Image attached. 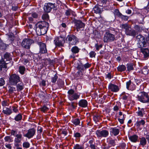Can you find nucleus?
I'll return each mask as SVG.
<instances>
[{
    "instance_id": "33",
    "label": "nucleus",
    "mask_w": 149,
    "mask_h": 149,
    "mask_svg": "<svg viewBox=\"0 0 149 149\" xmlns=\"http://www.w3.org/2000/svg\"><path fill=\"white\" fill-rule=\"evenodd\" d=\"M120 27L122 29H125V33L130 27L127 24H121Z\"/></svg>"
},
{
    "instance_id": "22",
    "label": "nucleus",
    "mask_w": 149,
    "mask_h": 149,
    "mask_svg": "<svg viewBox=\"0 0 149 149\" xmlns=\"http://www.w3.org/2000/svg\"><path fill=\"white\" fill-rule=\"evenodd\" d=\"M14 140L15 143H20L22 141V135L20 132L15 135Z\"/></svg>"
},
{
    "instance_id": "2",
    "label": "nucleus",
    "mask_w": 149,
    "mask_h": 149,
    "mask_svg": "<svg viewBox=\"0 0 149 149\" xmlns=\"http://www.w3.org/2000/svg\"><path fill=\"white\" fill-rule=\"evenodd\" d=\"M136 41L139 48L142 49L149 46V37L145 38L141 34H139L136 37Z\"/></svg>"
},
{
    "instance_id": "63",
    "label": "nucleus",
    "mask_w": 149,
    "mask_h": 149,
    "mask_svg": "<svg viewBox=\"0 0 149 149\" xmlns=\"http://www.w3.org/2000/svg\"><path fill=\"white\" fill-rule=\"evenodd\" d=\"M61 134H64L65 136H66L68 132L66 130H63L62 131Z\"/></svg>"
},
{
    "instance_id": "49",
    "label": "nucleus",
    "mask_w": 149,
    "mask_h": 149,
    "mask_svg": "<svg viewBox=\"0 0 149 149\" xmlns=\"http://www.w3.org/2000/svg\"><path fill=\"white\" fill-rule=\"evenodd\" d=\"M39 97L41 99L44 100L45 99V94L43 92H41L39 95Z\"/></svg>"
},
{
    "instance_id": "11",
    "label": "nucleus",
    "mask_w": 149,
    "mask_h": 149,
    "mask_svg": "<svg viewBox=\"0 0 149 149\" xmlns=\"http://www.w3.org/2000/svg\"><path fill=\"white\" fill-rule=\"evenodd\" d=\"M36 132V130L34 128L30 129L27 130V133L25 134H24L23 136H24L27 138L28 139H30L32 138L35 135Z\"/></svg>"
},
{
    "instance_id": "21",
    "label": "nucleus",
    "mask_w": 149,
    "mask_h": 149,
    "mask_svg": "<svg viewBox=\"0 0 149 149\" xmlns=\"http://www.w3.org/2000/svg\"><path fill=\"white\" fill-rule=\"evenodd\" d=\"M16 85V86L17 90V91H21L24 88V84L22 80L17 84Z\"/></svg>"
},
{
    "instance_id": "24",
    "label": "nucleus",
    "mask_w": 149,
    "mask_h": 149,
    "mask_svg": "<svg viewBox=\"0 0 149 149\" xmlns=\"http://www.w3.org/2000/svg\"><path fill=\"white\" fill-rule=\"evenodd\" d=\"M65 15L67 16H69L71 15L75 16L76 15L74 12L71 9L68 8L65 10Z\"/></svg>"
},
{
    "instance_id": "51",
    "label": "nucleus",
    "mask_w": 149,
    "mask_h": 149,
    "mask_svg": "<svg viewBox=\"0 0 149 149\" xmlns=\"http://www.w3.org/2000/svg\"><path fill=\"white\" fill-rule=\"evenodd\" d=\"M49 109V108L46 106H44L41 108L42 111L45 112L47 111Z\"/></svg>"
},
{
    "instance_id": "36",
    "label": "nucleus",
    "mask_w": 149,
    "mask_h": 149,
    "mask_svg": "<svg viewBox=\"0 0 149 149\" xmlns=\"http://www.w3.org/2000/svg\"><path fill=\"white\" fill-rule=\"evenodd\" d=\"M127 70L129 71L133 70L134 69L133 64L132 63L127 64Z\"/></svg>"
},
{
    "instance_id": "43",
    "label": "nucleus",
    "mask_w": 149,
    "mask_h": 149,
    "mask_svg": "<svg viewBox=\"0 0 149 149\" xmlns=\"http://www.w3.org/2000/svg\"><path fill=\"white\" fill-rule=\"evenodd\" d=\"M22 117V115L20 114H19L15 116V120L16 121H18L21 120Z\"/></svg>"
},
{
    "instance_id": "42",
    "label": "nucleus",
    "mask_w": 149,
    "mask_h": 149,
    "mask_svg": "<svg viewBox=\"0 0 149 149\" xmlns=\"http://www.w3.org/2000/svg\"><path fill=\"white\" fill-rule=\"evenodd\" d=\"M4 140L6 142H11L13 141V140L9 136H7L4 138Z\"/></svg>"
},
{
    "instance_id": "40",
    "label": "nucleus",
    "mask_w": 149,
    "mask_h": 149,
    "mask_svg": "<svg viewBox=\"0 0 149 149\" xmlns=\"http://www.w3.org/2000/svg\"><path fill=\"white\" fill-rule=\"evenodd\" d=\"M74 149H84V147L82 145H79L76 144L73 147Z\"/></svg>"
},
{
    "instance_id": "55",
    "label": "nucleus",
    "mask_w": 149,
    "mask_h": 149,
    "mask_svg": "<svg viewBox=\"0 0 149 149\" xmlns=\"http://www.w3.org/2000/svg\"><path fill=\"white\" fill-rule=\"evenodd\" d=\"M74 136L76 138H79L81 137V134L79 132H76L74 134Z\"/></svg>"
},
{
    "instance_id": "12",
    "label": "nucleus",
    "mask_w": 149,
    "mask_h": 149,
    "mask_svg": "<svg viewBox=\"0 0 149 149\" xmlns=\"http://www.w3.org/2000/svg\"><path fill=\"white\" fill-rule=\"evenodd\" d=\"M75 26L78 31L82 30L84 28L85 24L80 20H75L74 22Z\"/></svg>"
},
{
    "instance_id": "1",
    "label": "nucleus",
    "mask_w": 149,
    "mask_h": 149,
    "mask_svg": "<svg viewBox=\"0 0 149 149\" xmlns=\"http://www.w3.org/2000/svg\"><path fill=\"white\" fill-rule=\"evenodd\" d=\"M49 26V24L46 22H38L35 25L36 30L37 34L40 36L45 34Z\"/></svg>"
},
{
    "instance_id": "37",
    "label": "nucleus",
    "mask_w": 149,
    "mask_h": 149,
    "mask_svg": "<svg viewBox=\"0 0 149 149\" xmlns=\"http://www.w3.org/2000/svg\"><path fill=\"white\" fill-rule=\"evenodd\" d=\"M4 60L6 61H9L11 60V57L10 56V54L8 53H6L4 56Z\"/></svg>"
},
{
    "instance_id": "61",
    "label": "nucleus",
    "mask_w": 149,
    "mask_h": 149,
    "mask_svg": "<svg viewBox=\"0 0 149 149\" xmlns=\"http://www.w3.org/2000/svg\"><path fill=\"white\" fill-rule=\"evenodd\" d=\"M90 147L92 149H96L95 146L94 144H93L90 145Z\"/></svg>"
},
{
    "instance_id": "59",
    "label": "nucleus",
    "mask_w": 149,
    "mask_h": 149,
    "mask_svg": "<svg viewBox=\"0 0 149 149\" xmlns=\"http://www.w3.org/2000/svg\"><path fill=\"white\" fill-rule=\"evenodd\" d=\"M42 131V130L41 127H38V133H41Z\"/></svg>"
},
{
    "instance_id": "29",
    "label": "nucleus",
    "mask_w": 149,
    "mask_h": 149,
    "mask_svg": "<svg viewBox=\"0 0 149 149\" xmlns=\"http://www.w3.org/2000/svg\"><path fill=\"white\" fill-rule=\"evenodd\" d=\"M116 139H113L111 138H110L109 139L108 141V143L109 145L111 146H114L116 145Z\"/></svg>"
},
{
    "instance_id": "28",
    "label": "nucleus",
    "mask_w": 149,
    "mask_h": 149,
    "mask_svg": "<svg viewBox=\"0 0 149 149\" xmlns=\"http://www.w3.org/2000/svg\"><path fill=\"white\" fill-rule=\"evenodd\" d=\"M8 63V62L6 63L5 60H3V59H1L0 61V68H6L7 66L6 64Z\"/></svg>"
},
{
    "instance_id": "25",
    "label": "nucleus",
    "mask_w": 149,
    "mask_h": 149,
    "mask_svg": "<svg viewBox=\"0 0 149 149\" xmlns=\"http://www.w3.org/2000/svg\"><path fill=\"white\" fill-rule=\"evenodd\" d=\"M78 104L81 107L85 108L87 106L88 102L85 100H81L79 101Z\"/></svg>"
},
{
    "instance_id": "62",
    "label": "nucleus",
    "mask_w": 149,
    "mask_h": 149,
    "mask_svg": "<svg viewBox=\"0 0 149 149\" xmlns=\"http://www.w3.org/2000/svg\"><path fill=\"white\" fill-rule=\"evenodd\" d=\"M71 105V107L73 109H75V107H77L76 105L74 104L73 102H72Z\"/></svg>"
},
{
    "instance_id": "27",
    "label": "nucleus",
    "mask_w": 149,
    "mask_h": 149,
    "mask_svg": "<svg viewBox=\"0 0 149 149\" xmlns=\"http://www.w3.org/2000/svg\"><path fill=\"white\" fill-rule=\"evenodd\" d=\"M54 42L56 46H60L63 45V44L61 41L58 38H55L54 40Z\"/></svg>"
},
{
    "instance_id": "46",
    "label": "nucleus",
    "mask_w": 149,
    "mask_h": 149,
    "mask_svg": "<svg viewBox=\"0 0 149 149\" xmlns=\"http://www.w3.org/2000/svg\"><path fill=\"white\" fill-rule=\"evenodd\" d=\"M1 105L4 107H6V106H8L9 104L7 102V101L6 100H4L2 101L1 102Z\"/></svg>"
},
{
    "instance_id": "35",
    "label": "nucleus",
    "mask_w": 149,
    "mask_h": 149,
    "mask_svg": "<svg viewBox=\"0 0 149 149\" xmlns=\"http://www.w3.org/2000/svg\"><path fill=\"white\" fill-rule=\"evenodd\" d=\"M145 122L144 120L142 119L141 120L137 121L135 124L136 126L138 127H139L141 125H143L145 124Z\"/></svg>"
},
{
    "instance_id": "56",
    "label": "nucleus",
    "mask_w": 149,
    "mask_h": 149,
    "mask_svg": "<svg viewBox=\"0 0 149 149\" xmlns=\"http://www.w3.org/2000/svg\"><path fill=\"white\" fill-rule=\"evenodd\" d=\"M90 56L91 57H93L95 56V52L93 51H91V52L89 54Z\"/></svg>"
},
{
    "instance_id": "17",
    "label": "nucleus",
    "mask_w": 149,
    "mask_h": 149,
    "mask_svg": "<svg viewBox=\"0 0 149 149\" xmlns=\"http://www.w3.org/2000/svg\"><path fill=\"white\" fill-rule=\"evenodd\" d=\"M2 112L6 116H9L13 112L11 107H3Z\"/></svg>"
},
{
    "instance_id": "6",
    "label": "nucleus",
    "mask_w": 149,
    "mask_h": 149,
    "mask_svg": "<svg viewBox=\"0 0 149 149\" xmlns=\"http://www.w3.org/2000/svg\"><path fill=\"white\" fill-rule=\"evenodd\" d=\"M21 80L19 75L15 74L11 75L9 78V83L13 85H15Z\"/></svg>"
},
{
    "instance_id": "60",
    "label": "nucleus",
    "mask_w": 149,
    "mask_h": 149,
    "mask_svg": "<svg viewBox=\"0 0 149 149\" xmlns=\"http://www.w3.org/2000/svg\"><path fill=\"white\" fill-rule=\"evenodd\" d=\"M95 46L96 50H98L100 48L102 47V45H100L98 46V45L96 44L95 45Z\"/></svg>"
},
{
    "instance_id": "13",
    "label": "nucleus",
    "mask_w": 149,
    "mask_h": 149,
    "mask_svg": "<svg viewBox=\"0 0 149 149\" xmlns=\"http://www.w3.org/2000/svg\"><path fill=\"white\" fill-rule=\"evenodd\" d=\"M38 45L39 47V52L41 54L46 53L47 52L46 46L45 44L41 42L38 43Z\"/></svg>"
},
{
    "instance_id": "20",
    "label": "nucleus",
    "mask_w": 149,
    "mask_h": 149,
    "mask_svg": "<svg viewBox=\"0 0 149 149\" xmlns=\"http://www.w3.org/2000/svg\"><path fill=\"white\" fill-rule=\"evenodd\" d=\"M108 88L111 91L114 92H117L119 90V88L118 86L112 84H110L109 85Z\"/></svg>"
},
{
    "instance_id": "23",
    "label": "nucleus",
    "mask_w": 149,
    "mask_h": 149,
    "mask_svg": "<svg viewBox=\"0 0 149 149\" xmlns=\"http://www.w3.org/2000/svg\"><path fill=\"white\" fill-rule=\"evenodd\" d=\"M134 28L136 31V32H141L145 29V26L143 25H136L134 26Z\"/></svg>"
},
{
    "instance_id": "41",
    "label": "nucleus",
    "mask_w": 149,
    "mask_h": 149,
    "mask_svg": "<svg viewBox=\"0 0 149 149\" xmlns=\"http://www.w3.org/2000/svg\"><path fill=\"white\" fill-rule=\"evenodd\" d=\"M72 123L75 125H79L80 123V121L79 119L76 118L73 120L72 121Z\"/></svg>"
},
{
    "instance_id": "4",
    "label": "nucleus",
    "mask_w": 149,
    "mask_h": 149,
    "mask_svg": "<svg viewBox=\"0 0 149 149\" xmlns=\"http://www.w3.org/2000/svg\"><path fill=\"white\" fill-rule=\"evenodd\" d=\"M68 97L71 101L76 100L79 98L80 96V94L75 92L72 89L68 90Z\"/></svg>"
},
{
    "instance_id": "64",
    "label": "nucleus",
    "mask_w": 149,
    "mask_h": 149,
    "mask_svg": "<svg viewBox=\"0 0 149 149\" xmlns=\"http://www.w3.org/2000/svg\"><path fill=\"white\" fill-rule=\"evenodd\" d=\"M6 147L9 149H11L12 147L10 144H7L5 145Z\"/></svg>"
},
{
    "instance_id": "53",
    "label": "nucleus",
    "mask_w": 149,
    "mask_h": 149,
    "mask_svg": "<svg viewBox=\"0 0 149 149\" xmlns=\"http://www.w3.org/2000/svg\"><path fill=\"white\" fill-rule=\"evenodd\" d=\"M10 134L11 135L15 136V135L17 134V131L14 130H12L11 131Z\"/></svg>"
},
{
    "instance_id": "44",
    "label": "nucleus",
    "mask_w": 149,
    "mask_h": 149,
    "mask_svg": "<svg viewBox=\"0 0 149 149\" xmlns=\"http://www.w3.org/2000/svg\"><path fill=\"white\" fill-rule=\"evenodd\" d=\"M30 146V143L28 142H24L22 144L23 147L26 148H29Z\"/></svg>"
},
{
    "instance_id": "14",
    "label": "nucleus",
    "mask_w": 149,
    "mask_h": 149,
    "mask_svg": "<svg viewBox=\"0 0 149 149\" xmlns=\"http://www.w3.org/2000/svg\"><path fill=\"white\" fill-rule=\"evenodd\" d=\"M54 7V4L52 3H45L44 7V10L46 12L49 13Z\"/></svg>"
},
{
    "instance_id": "15",
    "label": "nucleus",
    "mask_w": 149,
    "mask_h": 149,
    "mask_svg": "<svg viewBox=\"0 0 149 149\" xmlns=\"http://www.w3.org/2000/svg\"><path fill=\"white\" fill-rule=\"evenodd\" d=\"M139 145L144 147L147 143L146 139L147 140L148 143L149 144V135H146V138L142 137L139 139Z\"/></svg>"
},
{
    "instance_id": "3",
    "label": "nucleus",
    "mask_w": 149,
    "mask_h": 149,
    "mask_svg": "<svg viewBox=\"0 0 149 149\" xmlns=\"http://www.w3.org/2000/svg\"><path fill=\"white\" fill-rule=\"evenodd\" d=\"M137 98L138 100L141 102L149 103V96L146 92L142 91L139 93Z\"/></svg>"
},
{
    "instance_id": "52",
    "label": "nucleus",
    "mask_w": 149,
    "mask_h": 149,
    "mask_svg": "<svg viewBox=\"0 0 149 149\" xmlns=\"http://www.w3.org/2000/svg\"><path fill=\"white\" fill-rule=\"evenodd\" d=\"M131 83V80H129V81L127 82L126 83V88L128 90L131 89L130 88V85Z\"/></svg>"
},
{
    "instance_id": "57",
    "label": "nucleus",
    "mask_w": 149,
    "mask_h": 149,
    "mask_svg": "<svg viewBox=\"0 0 149 149\" xmlns=\"http://www.w3.org/2000/svg\"><path fill=\"white\" fill-rule=\"evenodd\" d=\"M32 16L33 17L36 18L38 17V15L36 13H33L32 14Z\"/></svg>"
},
{
    "instance_id": "7",
    "label": "nucleus",
    "mask_w": 149,
    "mask_h": 149,
    "mask_svg": "<svg viewBox=\"0 0 149 149\" xmlns=\"http://www.w3.org/2000/svg\"><path fill=\"white\" fill-rule=\"evenodd\" d=\"M70 46V45H76L78 42V39L77 37L73 35H68L66 38Z\"/></svg>"
},
{
    "instance_id": "10",
    "label": "nucleus",
    "mask_w": 149,
    "mask_h": 149,
    "mask_svg": "<svg viewBox=\"0 0 149 149\" xmlns=\"http://www.w3.org/2000/svg\"><path fill=\"white\" fill-rule=\"evenodd\" d=\"M96 134L98 137L105 138L109 135V131L106 130H97L96 131Z\"/></svg>"
},
{
    "instance_id": "38",
    "label": "nucleus",
    "mask_w": 149,
    "mask_h": 149,
    "mask_svg": "<svg viewBox=\"0 0 149 149\" xmlns=\"http://www.w3.org/2000/svg\"><path fill=\"white\" fill-rule=\"evenodd\" d=\"M93 10L95 13L97 14H100L101 13V9L97 6L96 5L94 8Z\"/></svg>"
},
{
    "instance_id": "50",
    "label": "nucleus",
    "mask_w": 149,
    "mask_h": 149,
    "mask_svg": "<svg viewBox=\"0 0 149 149\" xmlns=\"http://www.w3.org/2000/svg\"><path fill=\"white\" fill-rule=\"evenodd\" d=\"M58 79V76L56 74H55L54 77L52 79V81L53 83H55Z\"/></svg>"
},
{
    "instance_id": "30",
    "label": "nucleus",
    "mask_w": 149,
    "mask_h": 149,
    "mask_svg": "<svg viewBox=\"0 0 149 149\" xmlns=\"http://www.w3.org/2000/svg\"><path fill=\"white\" fill-rule=\"evenodd\" d=\"M117 15L122 19L124 20H127L129 18V17L128 16H127L123 15H122V14L120 12H119V11L118 12Z\"/></svg>"
},
{
    "instance_id": "45",
    "label": "nucleus",
    "mask_w": 149,
    "mask_h": 149,
    "mask_svg": "<svg viewBox=\"0 0 149 149\" xmlns=\"http://www.w3.org/2000/svg\"><path fill=\"white\" fill-rule=\"evenodd\" d=\"M19 72L22 74H24V71L25 70V68L24 66H20L19 68Z\"/></svg>"
},
{
    "instance_id": "39",
    "label": "nucleus",
    "mask_w": 149,
    "mask_h": 149,
    "mask_svg": "<svg viewBox=\"0 0 149 149\" xmlns=\"http://www.w3.org/2000/svg\"><path fill=\"white\" fill-rule=\"evenodd\" d=\"M6 47V45L4 44L0 39V49L2 50H5Z\"/></svg>"
},
{
    "instance_id": "31",
    "label": "nucleus",
    "mask_w": 149,
    "mask_h": 149,
    "mask_svg": "<svg viewBox=\"0 0 149 149\" xmlns=\"http://www.w3.org/2000/svg\"><path fill=\"white\" fill-rule=\"evenodd\" d=\"M79 50L80 49L77 47L75 46L72 48L71 51L73 54H76L79 52Z\"/></svg>"
},
{
    "instance_id": "16",
    "label": "nucleus",
    "mask_w": 149,
    "mask_h": 149,
    "mask_svg": "<svg viewBox=\"0 0 149 149\" xmlns=\"http://www.w3.org/2000/svg\"><path fill=\"white\" fill-rule=\"evenodd\" d=\"M119 129L116 127H111L110 129V133L111 135L116 136L119 134Z\"/></svg>"
},
{
    "instance_id": "19",
    "label": "nucleus",
    "mask_w": 149,
    "mask_h": 149,
    "mask_svg": "<svg viewBox=\"0 0 149 149\" xmlns=\"http://www.w3.org/2000/svg\"><path fill=\"white\" fill-rule=\"evenodd\" d=\"M125 34L127 35L134 37L136 34V32L135 30L132 29L130 27L125 32Z\"/></svg>"
},
{
    "instance_id": "47",
    "label": "nucleus",
    "mask_w": 149,
    "mask_h": 149,
    "mask_svg": "<svg viewBox=\"0 0 149 149\" xmlns=\"http://www.w3.org/2000/svg\"><path fill=\"white\" fill-rule=\"evenodd\" d=\"M42 18L43 20H47L49 19V16L47 14H44L42 16Z\"/></svg>"
},
{
    "instance_id": "9",
    "label": "nucleus",
    "mask_w": 149,
    "mask_h": 149,
    "mask_svg": "<svg viewBox=\"0 0 149 149\" xmlns=\"http://www.w3.org/2000/svg\"><path fill=\"white\" fill-rule=\"evenodd\" d=\"M34 42V41L30 39H24L22 42V45L24 48L29 49L31 45Z\"/></svg>"
},
{
    "instance_id": "26",
    "label": "nucleus",
    "mask_w": 149,
    "mask_h": 149,
    "mask_svg": "<svg viewBox=\"0 0 149 149\" xmlns=\"http://www.w3.org/2000/svg\"><path fill=\"white\" fill-rule=\"evenodd\" d=\"M138 136L136 134H134L130 136L129 137V139L131 141L134 143H136L138 139Z\"/></svg>"
},
{
    "instance_id": "32",
    "label": "nucleus",
    "mask_w": 149,
    "mask_h": 149,
    "mask_svg": "<svg viewBox=\"0 0 149 149\" xmlns=\"http://www.w3.org/2000/svg\"><path fill=\"white\" fill-rule=\"evenodd\" d=\"M138 116L140 117H143L144 114H145V111L143 108L141 109L137 112Z\"/></svg>"
},
{
    "instance_id": "34",
    "label": "nucleus",
    "mask_w": 149,
    "mask_h": 149,
    "mask_svg": "<svg viewBox=\"0 0 149 149\" xmlns=\"http://www.w3.org/2000/svg\"><path fill=\"white\" fill-rule=\"evenodd\" d=\"M126 69V67L124 65H119L117 68L118 71L121 72L124 71Z\"/></svg>"
},
{
    "instance_id": "8",
    "label": "nucleus",
    "mask_w": 149,
    "mask_h": 149,
    "mask_svg": "<svg viewBox=\"0 0 149 149\" xmlns=\"http://www.w3.org/2000/svg\"><path fill=\"white\" fill-rule=\"evenodd\" d=\"M103 39L104 42H110L114 40L115 36L109 32H107L104 35Z\"/></svg>"
},
{
    "instance_id": "18",
    "label": "nucleus",
    "mask_w": 149,
    "mask_h": 149,
    "mask_svg": "<svg viewBox=\"0 0 149 149\" xmlns=\"http://www.w3.org/2000/svg\"><path fill=\"white\" fill-rule=\"evenodd\" d=\"M141 52L143 54V58L145 60L148 59L149 57V49L148 48L141 49Z\"/></svg>"
},
{
    "instance_id": "58",
    "label": "nucleus",
    "mask_w": 149,
    "mask_h": 149,
    "mask_svg": "<svg viewBox=\"0 0 149 149\" xmlns=\"http://www.w3.org/2000/svg\"><path fill=\"white\" fill-rule=\"evenodd\" d=\"M12 107L13 108V110L14 112L15 113L18 112V110L17 107L15 106H13Z\"/></svg>"
},
{
    "instance_id": "54",
    "label": "nucleus",
    "mask_w": 149,
    "mask_h": 149,
    "mask_svg": "<svg viewBox=\"0 0 149 149\" xmlns=\"http://www.w3.org/2000/svg\"><path fill=\"white\" fill-rule=\"evenodd\" d=\"M5 83L4 79L2 78H0V86H3Z\"/></svg>"
},
{
    "instance_id": "48",
    "label": "nucleus",
    "mask_w": 149,
    "mask_h": 149,
    "mask_svg": "<svg viewBox=\"0 0 149 149\" xmlns=\"http://www.w3.org/2000/svg\"><path fill=\"white\" fill-rule=\"evenodd\" d=\"M16 90L15 87H10L9 89V93L11 94L13 93L14 92V91H15Z\"/></svg>"
},
{
    "instance_id": "5",
    "label": "nucleus",
    "mask_w": 149,
    "mask_h": 149,
    "mask_svg": "<svg viewBox=\"0 0 149 149\" xmlns=\"http://www.w3.org/2000/svg\"><path fill=\"white\" fill-rule=\"evenodd\" d=\"M91 66V64L88 63L84 65L82 63L79 64L77 67V69L78 70L77 73L79 75H82L83 72L87 69L90 68Z\"/></svg>"
}]
</instances>
